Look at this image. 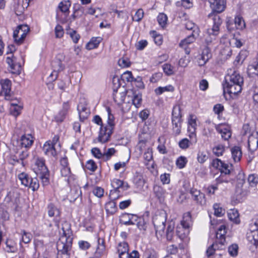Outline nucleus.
Here are the masks:
<instances>
[{
	"label": "nucleus",
	"mask_w": 258,
	"mask_h": 258,
	"mask_svg": "<svg viewBox=\"0 0 258 258\" xmlns=\"http://www.w3.org/2000/svg\"><path fill=\"white\" fill-rule=\"evenodd\" d=\"M34 142V138L30 134L23 135L17 140V145L13 150L14 154L11 155L9 162L14 166L17 164L25 167L28 164V158L30 156V149Z\"/></svg>",
	"instance_id": "nucleus-1"
},
{
	"label": "nucleus",
	"mask_w": 258,
	"mask_h": 258,
	"mask_svg": "<svg viewBox=\"0 0 258 258\" xmlns=\"http://www.w3.org/2000/svg\"><path fill=\"white\" fill-rule=\"evenodd\" d=\"M62 234L56 243L57 258H70L73 240L71 224L65 221L61 224Z\"/></svg>",
	"instance_id": "nucleus-2"
},
{
	"label": "nucleus",
	"mask_w": 258,
	"mask_h": 258,
	"mask_svg": "<svg viewBox=\"0 0 258 258\" xmlns=\"http://www.w3.org/2000/svg\"><path fill=\"white\" fill-rule=\"evenodd\" d=\"M243 85V78L240 74L235 71L230 70L225 77L224 92H226L230 95H237L241 92Z\"/></svg>",
	"instance_id": "nucleus-3"
},
{
	"label": "nucleus",
	"mask_w": 258,
	"mask_h": 258,
	"mask_svg": "<svg viewBox=\"0 0 258 258\" xmlns=\"http://www.w3.org/2000/svg\"><path fill=\"white\" fill-rule=\"evenodd\" d=\"M106 110L108 113L107 125H105V128H100L97 139L98 141L101 143H106L109 140L114 126V118L111 114V109L107 107Z\"/></svg>",
	"instance_id": "nucleus-4"
},
{
	"label": "nucleus",
	"mask_w": 258,
	"mask_h": 258,
	"mask_svg": "<svg viewBox=\"0 0 258 258\" xmlns=\"http://www.w3.org/2000/svg\"><path fill=\"white\" fill-rule=\"evenodd\" d=\"M166 221V213L163 210L156 213L153 217V223L158 239L161 238L164 233Z\"/></svg>",
	"instance_id": "nucleus-5"
},
{
	"label": "nucleus",
	"mask_w": 258,
	"mask_h": 258,
	"mask_svg": "<svg viewBox=\"0 0 258 258\" xmlns=\"http://www.w3.org/2000/svg\"><path fill=\"white\" fill-rule=\"evenodd\" d=\"M35 165L37 167L36 174L41 180L42 185H47L49 183V172L45 164V160L42 158H37Z\"/></svg>",
	"instance_id": "nucleus-6"
},
{
	"label": "nucleus",
	"mask_w": 258,
	"mask_h": 258,
	"mask_svg": "<svg viewBox=\"0 0 258 258\" xmlns=\"http://www.w3.org/2000/svg\"><path fill=\"white\" fill-rule=\"evenodd\" d=\"M181 108L177 105L173 107L172 113V132L174 136L179 135L181 132L182 122Z\"/></svg>",
	"instance_id": "nucleus-7"
},
{
	"label": "nucleus",
	"mask_w": 258,
	"mask_h": 258,
	"mask_svg": "<svg viewBox=\"0 0 258 258\" xmlns=\"http://www.w3.org/2000/svg\"><path fill=\"white\" fill-rule=\"evenodd\" d=\"M246 238L250 243L256 247L258 246V223L255 218L251 220L249 224Z\"/></svg>",
	"instance_id": "nucleus-8"
},
{
	"label": "nucleus",
	"mask_w": 258,
	"mask_h": 258,
	"mask_svg": "<svg viewBox=\"0 0 258 258\" xmlns=\"http://www.w3.org/2000/svg\"><path fill=\"white\" fill-rule=\"evenodd\" d=\"M208 17L212 20L213 25L212 28L207 29V34L217 36L220 32V27L222 23V20L218 15L213 13H210Z\"/></svg>",
	"instance_id": "nucleus-9"
},
{
	"label": "nucleus",
	"mask_w": 258,
	"mask_h": 258,
	"mask_svg": "<svg viewBox=\"0 0 258 258\" xmlns=\"http://www.w3.org/2000/svg\"><path fill=\"white\" fill-rule=\"evenodd\" d=\"M0 85L2 87L0 95H4L7 100L13 101L14 95L11 93V81L8 79H1Z\"/></svg>",
	"instance_id": "nucleus-10"
},
{
	"label": "nucleus",
	"mask_w": 258,
	"mask_h": 258,
	"mask_svg": "<svg viewBox=\"0 0 258 258\" xmlns=\"http://www.w3.org/2000/svg\"><path fill=\"white\" fill-rule=\"evenodd\" d=\"M199 29H197V32L196 30H194L191 34L182 40L179 43V47L184 50L186 54H189L190 52V49L188 47V45L195 41L196 37L199 35Z\"/></svg>",
	"instance_id": "nucleus-11"
},
{
	"label": "nucleus",
	"mask_w": 258,
	"mask_h": 258,
	"mask_svg": "<svg viewBox=\"0 0 258 258\" xmlns=\"http://www.w3.org/2000/svg\"><path fill=\"white\" fill-rule=\"evenodd\" d=\"M5 201L9 206L17 210L20 202L19 194L16 190H11L8 192Z\"/></svg>",
	"instance_id": "nucleus-12"
},
{
	"label": "nucleus",
	"mask_w": 258,
	"mask_h": 258,
	"mask_svg": "<svg viewBox=\"0 0 258 258\" xmlns=\"http://www.w3.org/2000/svg\"><path fill=\"white\" fill-rule=\"evenodd\" d=\"M87 102L85 98H81L78 105L77 110L79 114L80 120L84 121L90 114V109L87 107Z\"/></svg>",
	"instance_id": "nucleus-13"
},
{
	"label": "nucleus",
	"mask_w": 258,
	"mask_h": 258,
	"mask_svg": "<svg viewBox=\"0 0 258 258\" xmlns=\"http://www.w3.org/2000/svg\"><path fill=\"white\" fill-rule=\"evenodd\" d=\"M6 62L9 66V71L12 74L19 75L21 73V66L17 61V59L13 54L6 58Z\"/></svg>",
	"instance_id": "nucleus-14"
},
{
	"label": "nucleus",
	"mask_w": 258,
	"mask_h": 258,
	"mask_svg": "<svg viewBox=\"0 0 258 258\" xmlns=\"http://www.w3.org/2000/svg\"><path fill=\"white\" fill-rule=\"evenodd\" d=\"M216 131L221 135L222 139L228 141L231 137L232 133L230 127L225 124H219L215 125Z\"/></svg>",
	"instance_id": "nucleus-15"
},
{
	"label": "nucleus",
	"mask_w": 258,
	"mask_h": 258,
	"mask_svg": "<svg viewBox=\"0 0 258 258\" xmlns=\"http://www.w3.org/2000/svg\"><path fill=\"white\" fill-rule=\"evenodd\" d=\"M209 3L212 10L211 13L217 15L224 11L226 7V0H209Z\"/></svg>",
	"instance_id": "nucleus-16"
},
{
	"label": "nucleus",
	"mask_w": 258,
	"mask_h": 258,
	"mask_svg": "<svg viewBox=\"0 0 258 258\" xmlns=\"http://www.w3.org/2000/svg\"><path fill=\"white\" fill-rule=\"evenodd\" d=\"M51 66L53 71L49 76L48 79L49 81H54L57 78L58 72L62 71L64 67L62 66L61 61L58 59H54L52 61Z\"/></svg>",
	"instance_id": "nucleus-17"
},
{
	"label": "nucleus",
	"mask_w": 258,
	"mask_h": 258,
	"mask_svg": "<svg viewBox=\"0 0 258 258\" xmlns=\"http://www.w3.org/2000/svg\"><path fill=\"white\" fill-rule=\"evenodd\" d=\"M137 220H138L137 215L125 213L120 216L119 222L126 226L133 225L135 224Z\"/></svg>",
	"instance_id": "nucleus-18"
},
{
	"label": "nucleus",
	"mask_w": 258,
	"mask_h": 258,
	"mask_svg": "<svg viewBox=\"0 0 258 258\" xmlns=\"http://www.w3.org/2000/svg\"><path fill=\"white\" fill-rule=\"evenodd\" d=\"M186 190L188 191V190ZM189 192L192 196V199L198 204L203 205L205 203V195L200 190L195 188H191L189 190Z\"/></svg>",
	"instance_id": "nucleus-19"
},
{
	"label": "nucleus",
	"mask_w": 258,
	"mask_h": 258,
	"mask_svg": "<svg viewBox=\"0 0 258 258\" xmlns=\"http://www.w3.org/2000/svg\"><path fill=\"white\" fill-rule=\"evenodd\" d=\"M42 151L45 155L49 157H55L57 156V152L55 146L51 144L50 140L46 142L42 147Z\"/></svg>",
	"instance_id": "nucleus-20"
},
{
	"label": "nucleus",
	"mask_w": 258,
	"mask_h": 258,
	"mask_svg": "<svg viewBox=\"0 0 258 258\" xmlns=\"http://www.w3.org/2000/svg\"><path fill=\"white\" fill-rule=\"evenodd\" d=\"M60 173L62 176L67 178V180L69 184L73 183L76 179L75 175L71 172L70 167H61Z\"/></svg>",
	"instance_id": "nucleus-21"
},
{
	"label": "nucleus",
	"mask_w": 258,
	"mask_h": 258,
	"mask_svg": "<svg viewBox=\"0 0 258 258\" xmlns=\"http://www.w3.org/2000/svg\"><path fill=\"white\" fill-rule=\"evenodd\" d=\"M127 94H128V96H130L132 95V101L133 104L137 107H139L142 103V94L140 93H137L136 92H134L131 91L130 92L127 91Z\"/></svg>",
	"instance_id": "nucleus-22"
},
{
	"label": "nucleus",
	"mask_w": 258,
	"mask_h": 258,
	"mask_svg": "<svg viewBox=\"0 0 258 258\" xmlns=\"http://www.w3.org/2000/svg\"><path fill=\"white\" fill-rule=\"evenodd\" d=\"M27 35L18 27L13 32V38L16 43L21 44L23 42Z\"/></svg>",
	"instance_id": "nucleus-23"
},
{
	"label": "nucleus",
	"mask_w": 258,
	"mask_h": 258,
	"mask_svg": "<svg viewBox=\"0 0 258 258\" xmlns=\"http://www.w3.org/2000/svg\"><path fill=\"white\" fill-rule=\"evenodd\" d=\"M228 180L223 179L222 176H220L219 177L217 178L216 179V184L210 185L207 188V190L208 193L210 194H214L215 191L217 190L218 188V184L221 183L222 182H228Z\"/></svg>",
	"instance_id": "nucleus-24"
},
{
	"label": "nucleus",
	"mask_w": 258,
	"mask_h": 258,
	"mask_svg": "<svg viewBox=\"0 0 258 258\" xmlns=\"http://www.w3.org/2000/svg\"><path fill=\"white\" fill-rule=\"evenodd\" d=\"M48 215L50 217H59L60 216V210L52 203H49L47 206Z\"/></svg>",
	"instance_id": "nucleus-25"
},
{
	"label": "nucleus",
	"mask_w": 258,
	"mask_h": 258,
	"mask_svg": "<svg viewBox=\"0 0 258 258\" xmlns=\"http://www.w3.org/2000/svg\"><path fill=\"white\" fill-rule=\"evenodd\" d=\"M232 158L235 162L240 161L242 157V151L241 148L238 146H234L231 148Z\"/></svg>",
	"instance_id": "nucleus-26"
},
{
	"label": "nucleus",
	"mask_w": 258,
	"mask_h": 258,
	"mask_svg": "<svg viewBox=\"0 0 258 258\" xmlns=\"http://www.w3.org/2000/svg\"><path fill=\"white\" fill-rule=\"evenodd\" d=\"M6 247L4 248V250L8 253L16 252L18 248L17 243L12 239H7L6 242Z\"/></svg>",
	"instance_id": "nucleus-27"
},
{
	"label": "nucleus",
	"mask_w": 258,
	"mask_h": 258,
	"mask_svg": "<svg viewBox=\"0 0 258 258\" xmlns=\"http://www.w3.org/2000/svg\"><path fill=\"white\" fill-rule=\"evenodd\" d=\"M113 98L114 102L118 105H121L124 101L125 98V93L124 92H117L115 90L113 93Z\"/></svg>",
	"instance_id": "nucleus-28"
},
{
	"label": "nucleus",
	"mask_w": 258,
	"mask_h": 258,
	"mask_svg": "<svg viewBox=\"0 0 258 258\" xmlns=\"http://www.w3.org/2000/svg\"><path fill=\"white\" fill-rule=\"evenodd\" d=\"M18 178L21 181L22 185L28 187L32 177L28 173L23 172L18 175Z\"/></svg>",
	"instance_id": "nucleus-29"
},
{
	"label": "nucleus",
	"mask_w": 258,
	"mask_h": 258,
	"mask_svg": "<svg viewBox=\"0 0 258 258\" xmlns=\"http://www.w3.org/2000/svg\"><path fill=\"white\" fill-rule=\"evenodd\" d=\"M181 224L185 228H188L190 226L191 224V217L190 212L184 214Z\"/></svg>",
	"instance_id": "nucleus-30"
},
{
	"label": "nucleus",
	"mask_w": 258,
	"mask_h": 258,
	"mask_svg": "<svg viewBox=\"0 0 258 258\" xmlns=\"http://www.w3.org/2000/svg\"><path fill=\"white\" fill-rule=\"evenodd\" d=\"M124 182L121 180L114 179L111 182L112 187L115 188L114 190H111L110 197H112L114 194L117 191V189L124 185Z\"/></svg>",
	"instance_id": "nucleus-31"
},
{
	"label": "nucleus",
	"mask_w": 258,
	"mask_h": 258,
	"mask_svg": "<svg viewBox=\"0 0 258 258\" xmlns=\"http://www.w3.org/2000/svg\"><path fill=\"white\" fill-rule=\"evenodd\" d=\"M154 191L156 197L160 202H162L164 200L165 191L162 187L159 186H154Z\"/></svg>",
	"instance_id": "nucleus-32"
},
{
	"label": "nucleus",
	"mask_w": 258,
	"mask_h": 258,
	"mask_svg": "<svg viewBox=\"0 0 258 258\" xmlns=\"http://www.w3.org/2000/svg\"><path fill=\"white\" fill-rule=\"evenodd\" d=\"M216 240L215 243L219 245L218 248L220 249H223L226 243L225 234H217V233H216Z\"/></svg>",
	"instance_id": "nucleus-33"
},
{
	"label": "nucleus",
	"mask_w": 258,
	"mask_h": 258,
	"mask_svg": "<svg viewBox=\"0 0 258 258\" xmlns=\"http://www.w3.org/2000/svg\"><path fill=\"white\" fill-rule=\"evenodd\" d=\"M71 5V2L69 0L64 1L59 4L58 8L62 13L68 15Z\"/></svg>",
	"instance_id": "nucleus-34"
},
{
	"label": "nucleus",
	"mask_w": 258,
	"mask_h": 258,
	"mask_svg": "<svg viewBox=\"0 0 258 258\" xmlns=\"http://www.w3.org/2000/svg\"><path fill=\"white\" fill-rule=\"evenodd\" d=\"M174 88L173 86L169 85L165 87H159L155 89V92L156 95H160L164 92H173Z\"/></svg>",
	"instance_id": "nucleus-35"
},
{
	"label": "nucleus",
	"mask_w": 258,
	"mask_h": 258,
	"mask_svg": "<svg viewBox=\"0 0 258 258\" xmlns=\"http://www.w3.org/2000/svg\"><path fill=\"white\" fill-rule=\"evenodd\" d=\"M11 107L10 108L11 114L17 117L20 115L22 109V107L16 103H11Z\"/></svg>",
	"instance_id": "nucleus-36"
},
{
	"label": "nucleus",
	"mask_w": 258,
	"mask_h": 258,
	"mask_svg": "<svg viewBox=\"0 0 258 258\" xmlns=\"http://www.w3.org/2000/svg\"><path fill=\"white\" fill-rule=\"evenodd\" d=\"M225 149V147L222 144H218L213 147L212 151L216 156L219 157L223 155Z\"/></svg>",
	"instance_id": "nucleus-37"
},
{
	"label": "nucleus",
	"mask_w": 258,
	"mask_h": 258,
	"mask_svg": "<svg viewBox=\"0 0 258 258\" xmlns=\"http://www.w3.org/2000/svg\"><path fill=\"white\" fill-rule=\"evenodd\" d=\"M228 216L229 220L231 221H233L236 224H239L240 223L239 214L237 211L231 210L228 213Z\"/></svg>",
	"instance_id": "nucleus-38"
},
{
	"label": "nucleus",
	"mask_w": 258,
	"mask_h": 258,
	"mask_svg": "<svg viewBox=\"0 0 258 258\" xmlns=\"http://www.w3.org/2000/svg\"><path fill=\"white\" fill-rule=\"evenodd\" d=\"M100 42V38H92L86 45V48L91 50L97 48Z\"/></svg>",
	"instance_id": "nucleus-39"
},
{
	"label": "nucleus",
	"mask_w": 258,
	"mask_h": 258,
	"mask_svg": "<svg viewBox=\"0 0 258 258\" xmlns=\"http://www.w3.org/2000/svg\"><path fill=\"white\" fill-rule=\"evenodd\" d=\"M226 28L228 32L233 33L236 29L237 26L234 22V20L230 18H227L226 20Z\"/></svg>",
	"instance_id": "nucleus-40"
},
{
	"label": "nucleus",
	"mask_w": 258,
	"mask_h": 258,
	"mask_svg": "<svg viewBox=\"0 0 258 258\" xmlns=\"http://www.w3.org/2000/svg\"><path fill=\"white\" fill-rule=\"evenodd\" d=\"M105 209L107 213L114 214L116 211V203L113 201L108 202L105 205Z\"/></svg>",
	"instance_id": "nucleus-41"
},
{
	"label": "nucleus",
	"mask_w": 258,
	"mask_h": 258,
	"mask_svg": "<svg viewBox=\"0 0 258 258\" xmlns=\"http://www.w3.org/2000/svg\"><path fill=\"white\" fill-rule=\"evenodd\" d=\"M166 233L167 240H172L174 234V225L173 223H170L168 225Z\"/></svg>",
	"instance_id": "nucleus-42"
},
{
	"label": "nucleus",
	"mask_w": 258,
	"mask_h": 258,
	"mask_svg": "<svg viewBox=\"0 0 258 258\" xmlns=\"http://www.w3.org/2000/svg\"><path fill=\"white\" fill-rule=\"evenodd\" d=\"M134 182L137 186H142L144 184L145 180L141 174L136 173L134 178Z\"/></svg>",
	"instance_id": "nucleus-43"
},
{
	"label": "nucleus",
	"mask_w": 258,
	"mask_h": 258,
	"mask_svg": "<svg viewBox=\"0 0 258 258\" xmlns=\"http://www.w3.org/2000/svg\"><path fill=\"white\" fill-rule=\"evenodd\" d=\"M233 20L237 26V30H242L245 28V24L241 17L237 16Z\"/></svg>",
	"instance_id": "nucleus-44"
},
{
	"label": "nucleus",
	"mask_w": 258,
	"mask_h": 258,
	"mask_svg": "<svg viewBox=\"0 0 258 258\" xmlns=\"http://www.w3.org/2000/svg\"><path fill=\"white\" fill-rule=\"evenodd\" d=\"M115 152L116 150L113 148L108 149L103 153V160L105 161L109 160Z\"/></svg>",
	"instance_id": "nucleus-45"
},
{
	"label": "nucleus",
	"mask_w": 258,
	"mask_h": 258,
	"mask_svg": "<svg viewBox=\"0 0 258 258\" xmlns=\"http://www.w3.org/2000/svg\"><path fill=\"white\" fill-rule=\"evenodd\" d=\"M105 246L104 239L98 238V246L97 247L96 253L100 255L105 250Z\"/></svg>",
	"instance_id": "nucleus-46"
},
{
	"label": "nucleus",
	"mask_w": 258,
	"mask_h": 258,
	"mask_svg": "<svg viewBox=\"0 0 258 258\" xmlns=\"http://www.w3.org/2000/svg\"><path fill=\"white\" fill-rule=\"evenodd\" d=\"M214 214L217 217H221L225 214V210L220 207L219 204H215L213 205Z\"/></svg>",
	"instance_id": "nucleus-47"
},
{
	"label": "nucleus",
	"mask_w": 258,
	"mask_h": 258,
	"mask_svg": "<svg viewBox=\"0 0 258 258\" xmlns=\"http://www.w3.org/2000/svg\"><path fill=\"white\" fill-rule=\"evenodd\" d=\"M29 183L30 184H29L28 187L31 188L33 191H34L38 189L39 187V183L37 178H31Z\"/></svg>",
	"instance_id": "nucleus-48"
},
{
	"label": "nucleus",
	"mask_w": 258,
	"mask_h": 258,
	"mask_svg": "<svg viewBox=\"0 0 258 258\" xmlns=\"http://www.w3.org/2000/svg\"><path fill=\"white\" fill-rule=\"evenodd\" d=\"M138 228L140 230H146L147 227V223L143 217L138 216V220L136 221Z\"/></svg>",
	"instance_id": "nucleus-49"
},
{
	"label": "nucleus",
	"mask_w": 258,
	"mask_h": 258,
	"mask_svg": "<svg viewBox=\"0 0 258 258\" xmlns=\"http://www.w3.org/2000/svg\"><path fill=\"white\" fill-rule=\"evenodd\" d=\"M145 258H159L158 253L153 249H148L144 253Z\"/></svg>",
	"instance_id": "nucleus-50"
},
{
	"label": "nucleus",
	"mask_w": 258,
	"mask_h": 258,
	"mask_svg": "<svg viewBox=\"0 0 258 258\" xmlns=\"http://www.w3.org/2000/svg\"><path fill=\"white\" fill-rule=\"evenodd\" d=\"M187 162V160L186 157L184 156H180L176 160V164L179 168L182 169L185 166Z\"/></svg>",
	"instance_id": "nucleus-51"
},
{
	"label": "nucleus",
	"mask_w": 258,
	"mask_h": 258,
	"mask_svg": "<svg viewBox=\"0 0 258 258\" xmlns=\"http://www.w3.org/2000/svg\"><path fill=\"white\" fill-rule=\"evenodd\" d=\"M121 79L124 81L133 83L134 78L133 77L131 72L126 71L121 75Z\"/></svg>",
	"instance_id": "nucleus-52"
},
{
	"label": "nucleus",
	"mask_w": 258,
	"mask_h": 258,
	"mask_svg": "<svg viewBox=\"0 0 258 258\" xmlns=\"http://www.w3.org/2000/svg\"><path fill=\"white\" fill-rule=\"evenodd\" d=\"M67 34L70 35L75 43H77L78 42L80 38V36L79 34L77 33V32L75 30L71 29L67 30Z\"/></svg>",
	"instance_id": "nucleus-53"
},
{
	"label": "nucleus",
	"mask_w": 258,
	"mask_h": 258,
	"mask_svg": "<svg viewBox=\"0 0 258 258\" xmlns=\"http://www.w3.org/2000/svg\"><path fill=\"white\" fill-rule=\"evenodd\" d=\"M157 21L160 26L164 27L166 24L167 17L165 14L160 13L157 17Z\"/></svg>",
	"instance_id": "nucleus-54"
},
{
	"label": "nucleus",
	"mask_w": 258,
	"mask_h": 258,
	"mask_svg": "<svg viewBox=\"0 0 258 258\" xmlns=\"http://www.w3.org/2000/svg\"><path fill=\"white\" fill-rule=\"evenodd\" d=\"M144 11L142 9L138 10L135 15L133 17V20L136 22H140L144 17Z\"/></svg>",
	"instance_id": "nucleus-55"
},
{
	"label": "nucleus",
	"mask_w": 258,
	"mask_h": 258,
	"mask_svg": "<svg viewBox=\"0 0 258 258\" xmlns=\"http://www.w3.org/2000/svg\"><path fill=\"white\" fill-rule=\"evenodd\" d=\"M129 251L128 243L126 242H120L118 244V252H126Z\"/></svg>",
	"instance_id": "nucleus-56"
},
{
	"label": "nucleus",
	"mask_w": 258,
	"mask_h": 258,
	"mask_svg": "<svg viewBox=\"0 0 258 258\" xmlns=\"http://www.w3.org/2000/svg\"><path fill=\"white\" fill-rule=\"evenodd\" d=\"M163 70L164 72L168 76L173 74V67L169 63H165L163 66Z\"/></svg>",
	"instance_id": "nucleus-57"
},
{
	"label": "nucleus",
	"mask_w": 258,
	"mask_h": 258,
	"mask_svg": "<svg viewBox=\"0 0 258 258\" xmlns=\"http://www.w3.org/2000/svg\"><path fill=\"white\" fill-rule=\"evenodd\" d=\"M204 56H205L207 59H209L212 57V54L211 51V49L209 46H205V47L202 49V51L201 53Z\"/></svg>",
	"instance_id": "nucleus-58"
},
{
	"label": "nucleus",
	"mask_w": 258,
	"mask_h": 258,
	"mask_svg": "<svg viewBox=\"0 0 258 258\" xmlns=\"http://www.w3.org/2000/svg\"><path fill=\"white\" fill-rule=\"evenodd\" d=\"M218 246H219V245H218L217 243H214L212 244L211 245H210L206 251V254L207 256L209 257L212 255L214 253L216 249H218Z\"/></svg>",
	"instance_id": "nucleus-59"
},
{
	"label": "nucleus",
	"mask_w": 258,
	"mask_h": 258,
	"mask_svg": "<svg viewBox=\"0 0 258 258\" xmlns=\"http://www.w3.org/2000/svg\"><path fill=\"white\" fill-rule=\"evenodd\" d=\"M238 246L237 244H232L228 247V252L231 256H235L237 255Z\"/></svg>",
	"instance_id": "nucleus-60"
},
{
	"label": "nucleus",
	"mask_w": 258,
	"mask_h": 258,
	"mask_svg": "<svg viewBox=\"0 0 258 258\" xmlns=\"http://www.w3.org/2000/svg\"><path fill=\"white\" fill-rule=\"evenodd\" d=\"M248 181L251 186H255L258 183V177L254 174H250L248 177Z\"/></svg>",
	"instance_id": "nucleus-61"
},
{
	"label": "nucleus",
	"mask_w": 258,
	"mask_h": 258,
	"mask_svg": "<svg viewBox=\"0 0 258 258\" xmlns=\"http://www.w3.org/2000/svg\"><path fill=\"white\" fill-rule=\"evenodd\" d=\"M86 167L87 169L93 172L95 171L97 168L96 164L93 160H88L86 163Z\"/></svg>",
	"instance_id": "nucleus-62"
},
{
	"label": "nucleus",
	"mask_w": 258,
	"mask_h": 258,
	"mask_svg": "<svg viewBox=\"0 0 258 258\" xmlns=\"http://www.w3.org/2000/svg\"><path fill=\"white\" fill-rule=\"evenodd\" d=\"M64 31L61 26L57 25L55 28V35L57 38H61L63 36Z\"/></svg>",
	"instance_id": "nucleus-63"
},
{
	"label": "nucleus",
	"mask_w": 258,
	"mask_h": 258,
	"mask_svg": "<svg viewBox=\"0 0 258 258\" xmlns=\"http://www.w3.org/2000/svg\"><path fill=\"white\" fill-rule=\"evenodd\" d=\"M248 70L249 71L254 70L255 72H253V73L258 74V56L256 57L255 61L248 66Z\"/></svg>",
	"instance_id": "nucleus-64"
}]
</instances>
